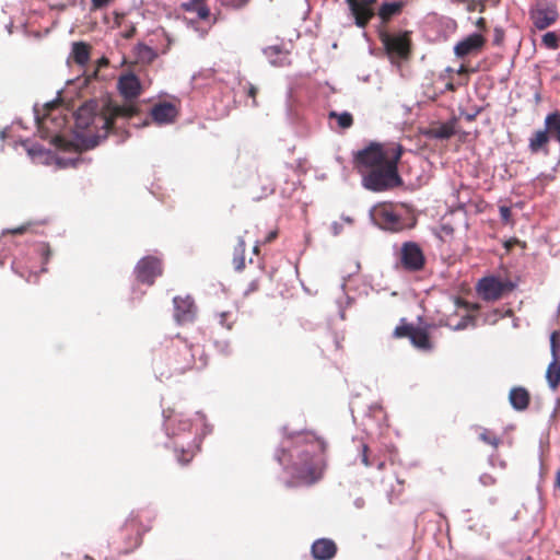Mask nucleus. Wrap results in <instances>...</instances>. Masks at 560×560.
<instances>
[{
  "mask_svg": "<svg viewBox=\"0 0 560 560\" xmlns=\"http://www.w3.org/2000/svg\"><path fill=\"white\" fill-rule=\"evenodd\" d=\"M136 114L133 104H121L110 96L90 100L71 114L74 138L86 150L94 149L110 135L116 137V143H121L129 136L127 121Z\"/></svg>",
  "mask_w": 560,
  "mask_h": 560,
  "instance_id": "nucleus-1",
  "label": "nucleus"
},
{
  "mask_svg": "<svg viewBox=\"0 0 560 560\" xmlns=\"http://www.w3.org/2000/svg\"><path fill=\"white\" fill-rule=\"evenodd\" d=\"M326 447V442L310 431L284 435L275 459L291 475L285 486H310L322 479L327 466Z\"/></svg>",
  "mask_w": 560,
  "mask_h": 560,
  "instance_id": "nucleus-2",
  "label": "nucleus"
},
{
  "mask_svg": "<svg viewBox=\"0 0 560 560\" xmlns=\"http://www.w3.org/2000/svg\"><path fill=\"white\" fill-rule=\"evenodd\" d=\"M208 364V357L199 345L177 339L167 348L165 355L154 361V372L160 381L168 380L174 374H183L190 369L202 370Z\"/></svg>",
  "mask_w": 560,
  "mask_h": 560,
  "instance_id": "nucleus-3",
  "label": "nucleus"
},
{
  "mask_svg": "<svg viewBox=\"0 0 560 560\" xmlns=\"http://www.w3.org/2000/svg\"><path fill=\"white\" fill-rule=\"evenodd\" d=\"M362 187L373 192L388 191L402 185V178L398 173V166L394 163H385L362 174Z\"/></svg>",
  "mask_w": 560,
  "mask_h": 560,
  "instance_id": "nucleus-4",
  "label": "nucleus"
},
{
  "mask_svg": "<svg viewBox=\"0 0 560 560\" xmlns=\"http://www.w3.org/2000/svg\"><path fill=\"white\" fill-rule=\"evenodd\" d=\"M373 223L381 230L392 233L412 229L416 225V218L405 211H397L387 207L381 208L376 217L371 214Z\"/></svg>",
  "mask_w": 560,
  "mask_h": 560,
  "instance_id": "nucleus-5",
  "label": "nucleus"
},
{
  "mask_svg": "<svg viewBox=\"0 0 560 560\" xmlns=\"http://www.w3.org/2000/svg\"><path fill=\"white\" fill-rule=\"evenodd\" d=\"M387 163V158L382 144L372 142L370 145L357 151L353 156L354 168L361 175L374 167Z\"/></svg>",
  "mask_w": 560,
  "mask_h": 560,
  "instance_id": "nucleus-6",
  "label": "nucleus"
},
{
  "mask_svg": "<svg viewBox=\"0 0 560 560\" xmlns=\"http://www.w3.org/2000/svg\"><path fill=\"white\" fill-rule=\"evenodd\" d=\"M380 38L392 58H409L411 52V32L405 31L399 34L382 33Z\"/></svg>",
  "mask_w": 560,
  "mask_h": 560,
  "instance_id": "nucleus-7",
  "label": "nucleus"
},
{
  "mask_svg": "<svg viewBox=\"0 0 560 560\" xmlns=\"http://www.w3.org/2000/svg\"><path fill=\"white\" fill-rule=\"evenodd\" d=\"M140 511H132L121 527L125 535L126 548L125 552H130L141 545L142 535L150 529L149 525L140 522Z\"/></svg>",
  "mask_w": 560,
  "mask_h": 560,
  "instance_id": "nucleus-8",
  "label": "nucleus"
},
{
  "mask_svg": "<svg viewBox=\"0 0 560 560\" xmlns=\"http://www.w3.org/2000/svg\"><path fill=\"white\" fill-rule=\"evenodd\" d=\"M400 262L407 271H420L425 265V257L420 245L416 242H405L400 249Z\"/></svg>",
  "mask_w": 560,
  "mask_h": 560,
  "instance_id": "nucleus-9",
  "label": "nucleus"
},
{
  "mask_svg": "<svg viewBox=\"0 0 560 560\" xmlns=\"http://www.w3.org/2000/svg\"><path fill=\"white\" fill-rule=\"evenodd\" d=\"M162 272V261L155 256H145L141 258L135 267L137 280L148 285H152Z\"/></svg>",
  "mask_w": 560,
  "mask_h": 560,
  "instance_id": "nucleus-10",
  "label": "nucleus"
},
{
  "mask_svg": "<svg viewBox=\"0 0 560 560\" xmlns=\"http://www.w3.org/2000/svg\"><path fill=\"white\" fill-rule=\"evenodd\" d=\"M163 428L170 439L179 438L182 434L189 432L191 428V421L182 412L163 410Z\"/></svg>",
  "mask_w": 560,
  "mask_h": 560,
  "instance_id": "nucleus-11",
  "label": "nucleus"
},
{
  "mask_svg": "<svg viewBox=\"0 0 560 560\" xmlns=\"http://www.w3.org/2000/svg\"><path fill=\"white\" fill-rule=\"evenodd\" d=\"M506 291V283L494 276L483 277L477 283V292L485 301H495Z\"/></svg>",
  "mask_w": 560,
  "mask_h": 560,
  "instance_id": "nucleus-12",
  "label": "nucleus"
},
{
  "mask_svg": "<svg viewBox=\"0 0 560 560\" xmlns=\"http://www.w3.org/2000/svg\"><path fill=\"white\" fill-rule=\"evenodd\" d=\"M456 118L445 122H432L428 127L420 128V133L428 140H448L456 132Z\"/></svg>",
  "mask_w": 560,
  "mask_h": 560,
  "instance_id": "nucleus-13",
  "label": "nucleus"
},
{
  "mask_svg": "<svg viewBox=\"0 0 560 560\" xmlns=\"http://www.w3.org/2000/svg\"><path fill=\"white\" fill-rule=\"evenodd\" d=\"M346 2L354 18L355 25L361 28L366 27L375 14L372 4H374L376 0H346Z\"/></svg>",
  "mask_w": 560,
  "mask_h": 560,
  "instance_id": "nucleus-14",
  "label": "nucleus"
},
{
  "mask_svg": "<svg viewBox=\"0 0 560 560\" xmlns=\"http://www.w3.org/2000/svg\"><path fill=\"white\" fill-rule=\"evenodd\" d=\"M174 304V319L177 324H187L194 322L197 313L194 299L190 295L185 298L175 296Z\"/></svg>",
  "mask_w": 560,
  "mask_h": 560,
  "instance_id": "nucleus-15",
  "label": "nucleus"
},
{
  "mask_svg": "<svg viewBox=\"0 0 560 560\" xmlns=\"http://www.w3.org/2000/svg\"><path fill=\"white\" fill-rule=\"evenodd\" d=\"M558 11L555 5H538L530 13L533 24L538 30H545L558 20Z\"/></svg>",
  "mask_w": 560,
  "mask_h": 560,
  "instance_id": "nucleus-16",
  "label": "nucleus"
},
{
  "mask_svg": "<svg viewBox=\"0 0 560 560\" xmlns=\"http://www.w3.org/2000/svg\"><path fill=\"white\" fill-rule=\"evenodd\" d=\"M65 110L68 109L60 105L59 100L49 101L44 104L43 118L50 119L56 128H63L69 122L68 114Z\"/></svg>",
  "mask_w": 560,
  "mask_h": 560,
  "instance_id": "nucleus-17",
  "label": "nucleus"
},
{
  "mask_svg": "<svg viewBox=\"0 0 560 560\" xmlns=\"http://www.w3.org/2000/svg\"><path fill=\"white\" fill-rule=\"evenodd\" d=\"M118 90L120 95L130 101L139 96L141 92V83L136 72H125L118 81Z\"/></svg>",
  "mask_w": 560,
  "mask_h": 560,
  "instance_id": "nucleus-18",
  "label": "nucleus"
},
{
  "mask_svg": "<svg viewBox=\"0 0 560 560\" xmlns=\"http://www.w3.org/2000/svg\"><path fill=\"white\" fill-rule=\"evenodd\" d=\"M177 115L176 106L170 102H159L151 108V117L159 125L172 124Z\"/></svg>",
  "mask_w": 560,
  "mask_h": 560,
  "instance_id": "nucleus-19",
  "label": "nucleus"
},
{
  "mask_svg": "<svg viewBox=\"0 0 560 560\" xmlns=\"http://www.w3.org/2000/svg\"><path fill=\"white\" fill-rule=\"evenodd\" d=\"M337 545L330 538H318L311 546L314 560H331L337 553Z\"/></svg>",
  "mask_w": 560,
  "mask_h": 560,
  "instance_id": "nucleus-20",
  "label": "nucleus"
},
{
  "mask_svg": "<svg viewBox=\"0 0 560 560\" xmlns=\"http://www.w3.org/2000/svg\"><path fill=\"white\" fill-rule=\"evenodd\" d=\"M92 46L85 42H74L71 46V52L68 57V63L73 62L80 68L88 66L91 58Z\"/></svg>",
  "mask_w": 560,
  "mask_h": 560,
  "instance_id": "nucleus-21",
  "label": "nucleus"
},
{
  "mask_svg": "<svg viewBox=\"0 0 560 560\" xmlns=\"http://www.w3.org/2000/svg\"><path fill=\"white\" fill-rule=\"evenodd\" d=\"M264 55L271 67L284 68L291 65L290 52L280 45L269 46L264 49Z\"/></svg>",
  "mask_w": 560,
  "mask_h": 560,
  "instance_id": "nucleus-22",
  "label": "nucleus"
},
{
  "mask_svg": "<svg viewBox=\"0 0 560 560\" xmlns=\"http://www.w3.org/2000/svg\"><path fill=\"white\" fill-rule=\"evenodd\" d=\"M485 44V38L482 35L474 33L459 42L455 46V54L459 57H464L471 52L478 51Z\"/></svg>",
  "mask_w": 560,
  "mask_h": 560,
  "instance_id": "nucleus-23",
  "label": "nucleus"
},
{
  "mask_svg": "<svg viewBox=\"0 0 560 560\" xmlns=\"http://www.w3.org/2000/svg\"><path fill=\"white\" fill-rule=\"evenodd\" d=\"M530 396L525 387L517 386L513 387L509 394V401L512 408L516 411H523L527 409L529 405Z\"/></svg>",
  "mask_w": 560,
  "mask_h": 560,
  "instance_id": "nucleus-24",
  "label": "nucleus"
},
{
  "mask_svg": "<svg viewBox=\"0 0 560 560\" xmlns=\"http://www.w3.org/2000/svg\"><path fill=\"white\" fill-rule=\"evenodd\" d=\"M208 0H188L180 3V10L186 13H196L199 20H207L210 16Z\"/></svg>",
  "mask_w": 560,
  "mask_h": 560,
  "instance_id": "nucleus-25",
  "label": "nucleus"
},
{
  "mask_svg": "<svg viewBox=\"0 0 560 560\" xmlns=\"http://www.w3.org/2000/svg\"><path fill=\"white\" fill-rule=\"evenodd\" d=\"M552 139L550 135L547 133V131L537 130L534 132V135L529 138L528 142V149L532 153H538L542 151L546 155L549 153L547 149V144Z\"/></svg>",
  "mask_w": 560,
  "mask_h": 560,
  "instance_id": "nucleus-26",
  "label": "nucleus"
},
{
  "mask_svg": "<svg viewBox=\"0 0 560 560\" xmlns=\"http://www.w3.org/2000/svg\"><path fill=\"white\" fill-rule=\"evenodd\" d=\"M454 83L443 75L442 73L439 75L438 80L432 83V88L425 91L428 97L435 100L439 95L445 93L446 91H454Z\"/></svg>",
  "mask_w": 560,
  "mask_h": 560,
  "instance_id": "nucleus-27",
  "label": "nucleus"
},
{
  "mask_svg": "<svg viewBox=\"0 0 560 560\" xmlns=\"http://www.w3.org/2000/svg\"><path fill=\"white\" fill-rule=\"evenodd\" d=\"M411 343L420 350H431L432 343L430 340L429 332L425 328L415 327L410 335Z\"/></svg>",
  "mask_w": 560,
  "mask_h": 560,
  "instance_id": "nucleus-28",
  "label": "nucleus"
},
{
  "mask_svg": "<svg viewBox=\"0 0 560 560\" xmlns=\"http://www.w3.org/2000/svg\"><path fill=\"white\" fill-rule=\"evenodd\" d=\"M402 2L382 3L377 12L380 19L382 20V23H388L394 15H397L402 11Z\"/></svg>",
  "mask_w": 560,
  "mask_h": 560,
  "instance_id": "nucleus-29",
  "label": "nucleus"
},
{
  "mask_svg": "<svg viewBox=\"0 0 560 560\" xmlns=\"http://www.w3.org/2000/svg\"><path fill=\"white\" fill-rule=\"evenodd\" d=\"M545 131L560 143V113L553 112L545 118Z\"/></svg>",
  "mask_w": 560,
  "mask_h": 560,
  "instance_id": "nucleus-30",
  "label": "nucleus"
},
{
  "mask_svg": "<svg viewBox=\"0 0 560 560\" xmlns=\"http://www.w3.org/2000/svg\"><path fill=\"white\" fill-rule=\"evenodd\" d=\"M546 380L549 387L555 390L560 385V364L559 359H551L546 371Z\"/></svg>",
  "mask_w": 560,
  "mask_h": 560,
  "instance_id": "nucleus-31",
  "label": "nucleus"
},
{
  "mask_svg": "<svg viewBox=\"0 0 560 560\" xmlns=\"http://www.w3.org/2000/svg\"><path fill=\"white\" fill-rule=\"evenodd\" d=\"M24 145L27 154L33 161L46 162L50 155V150H47L38 142L25 143Z\"/></svg>",
  "mask_w": 560,
  "mask_h": 560,
  "instance_id": "nucleus-32",
  "label": "nucleus"
},
{
  "mask_svg": "<svg viewBox=\"0 0 560 560\" xmlns=\"http://www.w3.org/2000/svg\"><path fill=\"white\" fill-rule=\"evenodd\" d=\"M245 245L244 237L238 236L233 253V265L236 271H242L245 268Z\"/></svg>",
  "mask_w": 560,
  "mask_h": 560,
  "instance_id": "nucleus-33",
  "label": "nucleus"
},
{
  "mask_svg": "<svg viewBox=\"0 0 560 560\" xmlns=\"http://www.w3.org/2000/svg\"><path fill=\"white\" fill-rule=\"evenodd\" d=\"M329 120H336L338 126L341 129H348L353 125V117L352 115L345 110L342 113H338L336 110H330L328 113Z\"/></svg>",
  "mask_w": 560,
  "mask_h": 560,
  "instance_id": "nucleus-34",
  "label": "nucleus"
},
{
  "mask_svg": "<svg viewBox=\"0 0 560 560\" xmlns=\"http://www.w3.org/2000/svg\"><path fill=\"white\" fill-rule=\"evenodd\" d=\"M174 451L176 453V458L178 463L185 465L190 462L192 457L191 445L188 448H185L184 445L174 444Z\"/></svg>",
  "mask_w": 560,
  "mask_h": 560,
  "instance_id": "nucleus-35",
  "label": "nucleus"
},
{
  "mask_svg": "<svg viewBox=\"0 0 560 560\" xmlns=\"http://www.w3.org/2000/svg\"><path fill=\"white\" fill-rule=\"evenodd\" d=\"M137 51V62H147L155 58V52L153 51V49L145 45L138 46Z\"/></svg>",
  "mask_w": 560,
  "mask_h": 560,
  "instance_id": "nucleus-36",
  "label": "nucleus"
},
{
  "mask_svg": "<svg viewBox=\"0 0 560 560\" xmlns=\"http://www.w3.org/2000/svg\"><path fill=\"white\" fill-rule=\"evenodd\" d=\"M550 353L551 359H559L560 351V331L555 330L550 335Z\"/></svg>",
  "mask_w": 560,
  "mask_h": 560,
  "instance_id": "nucleus-37",
  "label": "nucleus"
},
{
  "mask_svg": "<svg viewBox=\"0 0 560 560\" xmlns=\"http://www.w3.org/2000/svg\"><path fill=\"white\" fill-rule=\"evenodd\" d=\"M542 44L550 49H556L559 46V37L553 32H548L542 36Z\"/></svg>",
  "mask_w": 560,
  "mask_h": 560,
  "instance_id": "nucleus-38",
  "label": "nucleus"
},
{
  "mask_svg": "<svg viewBox=\"0 0 560 560\" xmlns=\"http://www.w3.org/2000/svg\"><path fill=\"white\" fill-rule=\"evenodd\" d=\"M415 327L416 326H413L412 324L399 325L395 328L394 335L398 338L408 337L410 339V335L413 331Z\"/></svg>",
  "mask_w": 560,
  "mask_h": 560,
  "instance_id": "nucleus-39",
  "label": "nucleus"
},
{
  "mask_svg": "<svg viewBox=\"0 0 560 560\" xmlns=\"http://www.w3.org/2000/svg\"><path fill=\"white\" fill-rule=\"evenodd\" d=\"M479 439L494 447H497L500 443V439L497 435H492L489 430L483 429L482 432L479 434Z\"/></svg>",
  "mask_w": 560,
  "mask_h": 560,
  "instance_id": "nucleus-40",
  "label": "nucleus"
},
{
  "mask_svg": "<svg viewBox=\"0 0 560 560\" xmlns=\"http://www.w3.org/2000/svg\"><path fill=\"white\" fill-rule=\"evenodd\" d=\"M12 269L15 273H18L20 277L22 278H25L27 282H36L37 281V278H38V272L36 271H32V270H28L27 271V277L25 276V273L23 271H20L18 269V266H16V262L13 261L12 262Z\"/></svg>",
  "mask_w": 560,
  "mask_h": 560,
  "instance_id": "nucleus-41",
  "label": "nucleus"
},
{
  "mask_svg": "<svg viewBox=\"0 0 560 560\" xmlns=\"http://www.w3.org/2000/svg\"><path fill=\"white\" fill-rule=\"evenodd\" d=\"M217 351L223 355L231 354L230 341L229 340H215L213 342Z\"/></svg>",
  "mask_w": 560,
  "mask_h": 560,
  "instance_id": "nucleus-42",
  "label": "nucleus"
},
{
  "mask_svg": "<svg viewBox=\"0 0 560 560\" xmlns=\"http://www.w3.org/2000/svg\"><path fill=\"white\" fill-rule=\"evenodd\" d=\"M240 84L242 85L244 92H246L247 95L253 98V106H257V102H256V94L258 91L257 88L248 81H246L244 84H242V82H240Z\"/></svg>",
  "mask_w": 560,
  "mask_h": 560,
  "instance_id": "nucleus-43",
  "label": "nucleus"
},
{
  "mask_svg": "<svg viewBox=\"0 0 560 560\" xmlns=\"http://www.w3.org/2000/svg\"><path fill=\"white\" fill-rule=\"evenodd\" d=\"M469 325L475 326V317L471 315H466L454 326V330H464Z\"/></svg>",
  "mask_w": 560,
  "mask_h": 560,
  "instance_id": "nucleus-44",
  "label": "nucleus"
},
{
  "mask_svg": "<svg viewBox=\"0 0 560 560\" xmlns=\"http://www.w3.org/2000/svg\"><path fill=\"white\" fill-rule=\"evenodd\" d=\"M361 463L366 466H374V460H371L369 456V446L366 444H362V450L360 453Z\"/></svg>",
  "mask_w": 560,
  "mask_h": 560,
  "instance_id": "nucleus-45",
  "label": "nucleus"
},
{
  "mask_svg": "<svg viewBox=\"0 0 560 560\" xmlns=\"http://www.w3.org/2000/svg\"><path fill=\"white\" fill-rule=\"evenodd\" d=\"M81 162V160L79 158H74V159H65V158H59L57 159V164L61 167H77L78 164Z\"/></svg>",
  "mask_w": 560,
  "mask_h": 560,
  "instance_id": "nucleus-46",
  "label": "nucleus"
},
{
  "mask_svg": "<svg viewBox=\"0 0 560 560\" xmlns=\"http://www.w3.org/2000/svg\"><path fill=\"white\" fill-rule=\"evenodd\" d=\"M36 252L39 253L43 257V264L46 265L48 262L50 256V248L47 244H39L36 247Z\"/></svg>",
  "mask_w": 560,
  "mask_h": 560,
  "instance_id": "nucleus-47",
  "label": "nucleus"
},
{
  "mask_svg": "<svg viewBox=\"0 0 560 560\" xmlns=\"http://www.w3.org/2000/svg\"><path fill=\"white\" fill-rule=\"evenodd\" d=\"M336 88L329 84V82H324L323 84H319V94H322L325 97H328L330 94L336 93Z\"/></svg>",
  "mask_w": 560,
  "mask_h": 560,
  "instance_id": "nucleus-48",
  "label": "nucleus"
},
{
  "mask_svg": "<svg viewBox=\"0 0 560 560\" xmlns=\"http://www.w3.org/2000/svg\"><path fill=\"white\" fill-rule=\"evenodd\" d=\"M353 302V298L349 296V295H346V305L342 304V302L340 300L337 301V304H338V308H339V317L341 319H345L346 318V307H348L349 305H351V303Z\"/></svg>",
  "mask_w": 560,
  "mask_h": 560,
  "instance_id": "nucleus-49",
  "label": "nucleus"
},
{
  "mask_svg": "<svg viewBox=\"0 0 560 560\" xmlns=\"http://www.w3.org/2000/svg\"><path fill=\"white\" fill-rule=\"evenodd\" d=\"M114 1L115 0H91V11L101 10Z\"/></svg>",
  "mask_w": 560,
  "mask_h": 560,
  "instance_id": "nucleus-50",
  "label": "nucleus"
},
{
  "mask_svg": "<svg viewBox=\"0 0 560 560\" xmlns=\"http://www.w3.org/2000/svg\"><path fill=\"white\" fill-rule=\"evenodd\" d=\"M479 481L482 486L489 487V486H493L495 483V478L493 476H491L490 474L485 472V474L480 475Z\"/></svg>",
  "mask_w": 560,
  "mask_h": 560,
  "instance_id": "nucleus-51",
  "label": "nucleus"
},
{
  "mask_svg": "<svg viewBox=\"0 0 560 560\" xmlns=\"http://www.w3.org/2000/svg\"><path fill=\"white\" fill-rule=\"evenodd\" d=\"M402 152L404 148L400 144H397L393 158L390 160H387V163H394V165L397 166Z\"/></svg>",
  "mask_w": 560,
  "mask_h": 560,
  "instance_id": "nucleus-52",
  "label": "nucleus"
},
{
  "mask_svg": "<svg viewBox=\"0 0 560 560\" xmlns=\"http://www.w3.org/2000/svg\"><path fill=\"white\" fill-rule=\"evenodd\" d=\"M501 220L505 223L510 222L512 211L508 206H501L500 209Z\"/></svg>",
  "mask_w": 560,
  "mask_h": 560,
  "instance_id": "nucleus-53",
  "label": "nucleus"
},
{
  "mask_svg": "<svg viewBox=\"0 0 560 560\" xmlns=\"http://www.w3.org/2000/svg\"><path fill=\"white\" fill-rule=\"evenodd\" d=\"M224 1L228 5L235 8V9H241L249 2V0H224Z\"/></svg>",
  "mask_w": 560,
  "mask_h": 560,
  "instance_id": "nucleus-54",
  "label": "nucleus"
},
{
  "mask_svg": "<svg viewBox=\"0 0 560 560\" xmlns=\"http://www.w3.org/2000/svg\"><path fill=\"white\" fill-rule=\"evenodd\" d=\"M258 288H259V281H258V279H254L248 283V287L244 294L248 295L249 293L257 291Z\"/></svg>",
  "mask_w": 560,
  "mask_h": 560,
  "instance_id": "nucleus-55",
  "label": "nucleus"
},
{
  "mask_svg": "<svg viewBox=\"0 0 560 560\" xmlns=\"http://www.w3.org/2000/svg\"><path fill=\"white\" fill-rule=\"evenodd\" d=\"M378 73L380 72H375L374 75L369 73V74H365V75H362V77H358V79L363 81V82H371V81L380 82Z\"/></svg>",
  "mask_w": 560,
  "mask_h": 560,
  "instance_id": "nucleus-56",
  "label": "nucleus"
},
{
  "mask_svg": "<svg viewBox=\"0 0 560 560\" xmlns=\"http://www.w3.org/2000/svg\"><path fill=\"white\" fill-rule=\"evenodd\" d=\"M330 230H331V233L334 236H337L341 233L342 231V224H340L339 222L337 221H334L330 225Z\"/></svg>",
  "mask_w": 560,
  "mask_h": 560,
  "instance_id": "nucleus-57",
  "label": "nucleus"
},
{
  "mask_svg": "<svg viewBox=\"0 0 560 560\" xmlns=\"http://www.w3.org/2000/svg\"><path fill=\"white\" fill-rule=\"evenodd\" d=\"M504 315L499 312V310H494L488 317L487 322L495 323L500 317H503Z\"/></svg>",
  "mask_w": 560,
  "mask_h": 560,
  "instance_id": "nucleus-58",
  "label": "nucleus"
},
{
  "mask_svg": "<svg viewBox=\"0 0 560 560\" xmlns=\"http://www.w3.org/2000/svg\"><path fill=\"white\" fill-rule=\"evenodd\" d=\"M33 112H34V118H35L36 122L42 124V112L39 110L37 104L34 105Z\"/></svg>",
  "mask_w": 560,
  "mask_h": 560,
  "instance_id": "nucleus-59",
  "label": "nucleus"
},
{
  "mask_svg": "<svg viewBox=\"0 0 560 560\" xmlns=\"http://www.w3.org/2000/svg\"><path fill=\"white\" fill-rule=\"evenodd\" d=\"M494 33H495L494 43L499 45L502 43L504 34H503L502 30H500V28H495Z\"/></svg>",
  "mask_w": 560,
  "mask_h": 560,
  "instance_id": "nucleus-60",
  "label": "nucleus"
},
{
  "mask_svg": "<svg viewBox=\"0 0 560 560\" xmlns=\"http://www.w3.org/2000/svg\"><path fill=\"white\" fill-rule=\"evenodd\" d=\"M353 505L357 508V509H363L364 505H365V501L363 498H357L354 501H353Z\"/></svg>",
  "mask_w": 560,
  "mask_h": 560,
  "instance_id": "nucleus-61",
  "label": "nucleus"
},
{
  "mask_svg": "<svg viewBox=\"0 0 560 560\" xmlns=\"http://www.w3.org/2000/svg\"><path fill=\"white\" fill-rule=\"evenodd\" d=\"M109 63V60L106 58V57H102L97 60V69L98 70L100 68H103V67H107Z\"/></svg>",
  "mask_w": 560,
  "mask_h": 560,
  "instance_id": "nucleus-62",
  "label": "nucleus"
},
{
  "mask_svg": "<svg viewBox=\"0 0 560 560\" xmlns=\"http://www.w3.org/2000/svg\"><path fill=\"white\" fill-rule=\"evenodd\" d=\"M228 316V313L223 312L220 314V324L222 326H225L228 329H231L232 328V325L231 324H225V318Z\"/></svg>",
  "mask_w": 560,
  "mask_h": 560,
  "instance_id": "nucleus-63",
  "label": "nucleus"
},
{
  "mask_svg": "<svg viewBox=\"0 0 560 560\" xmlns=\"http://www.w3.org/2000/svg\"><path fill=\"white\" fill-rule=\"evenodd\" d=\"M27 226L26 225H21L14 230H10L9 232L12 233V234H22L26 231Z\"/></svg>",
  "mask_w": 560,
  "mask_h": 560,
  "instance_id": "nucleus-64",
  "label": "nucleus"
}]
</instances>
